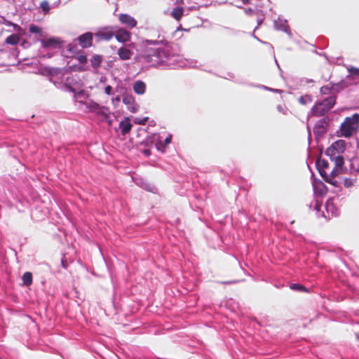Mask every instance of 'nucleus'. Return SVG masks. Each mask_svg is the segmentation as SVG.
I'll use <instances>...</instances> for the list:
<instances>
[{
	"label": "nucleus",
	"mask_w": 359,
	"mask_h": 359,
	"mask_svg": "<svg viewBox=\"0 0 359 359\" xmlns=\"http://www.w3.org/2000/svg\"><path fill=\"white\" fill-rule=\"evenodd\" d=\"M94 34L91 32H86L78 37V41L80 46L83 48H89L92 46L93 43V37Z\"/></svg>",
	"instance_id": "nucleus-9"
},
{
	"label": "nucleus",
	"mask_w": 359,
	"mask_h": 359,
	"mask_svg": "<svg viewBox=\"0 0 359 359\" xmlns=\"http://www.w3.org/2000/svg\"><path fill=\"white\" fill-rule=\"evenodd\" d=\"M65 88L67 91L72 92L74 93H75V92H76L75 89L72 86H71L69 84L66 83L65 85Z\"/></svg>",
	"instance_id": "nucleus-43"
},
{
	"label": "nucleus",
	"mask_w": 359,
	"mask_h": 359,
	"mask_svg": "<svg viewBox=\"0 0 359 359\" xmlns=\"http://www.w3.org/2000/svg\"><path fill=\"white\" fill-rule=\"evenodd\" d=\"M118 20L123 25H125L129 29H133L137 26L136 20L128 14H120Z\"/></svg>",
	"instance_id": "nucleus-10"
},
{
	"label": "nucleus",
	"mask_w": 359,
	"mask_h": 359,
	"mask_svg": "<svg viewBox=\"0 0 359 359\" xmlns=\"http://www.w3.org/2000/svg\"><path fill=\"white\" fill-rule=\"evenodd\" d=\"M330 91V88L327 86H323L320 88V92L323 94L328 93Z\"/></svg>",
	"instance_id": "nucleus-44"
},
{
	"label": "nucleus",
	"mask_w": 359,
	"mask_h": 359,
	"mask_svg": "<svg viewBox=\"0 0 359 359\" xmlns=\"http://www.w3.org/2000/svg\"><path fill=\"white\" fill-rule=\"evenodd\" d=\"M130 111H133V112H135V109H134V107H132V109H130Z\"/></svg>",
	"instance_id": "nucleus-62"
},
{
	"label": "nucleus",
	"mask_w": 359,
	"mask_h": 359,
	"mask_svg": "<svg viewBox=\"0 0 359 359\" xmlns=\"http://www.w3.org/2000/svg\"><path fill=\"white\" fill-rule=\"evenodd\" d=\"M319 102L325 106V107L330 111L335 104L336 97L335 96H330Z\"/></svg>",
	"instance_id": "nucleus-18"
},
{
	"label": "nucleus",
	"mask_w": 359,
	"mask_h": 359,
	"mask_svg": "<svg viewBox=\"0 0 359 359\" xmlns=\"http://www.w3.org/2000/svg\"><path fill=\"white\" fill-rule=\"evenodd\" d=\"M276 109L279 112L282 113L283 114H286L287 112V109L285 105L278 104L276 107Z\"/></svg>",
	"instance_id": "nucleus-39"
},
{
	"label": "nucleus",
	"mask_w": 359,
	"mask_h": 359,
	"mask_svg": "<svg viewBox=\"0 0 359 359\" xmlns=\"http://www.w3.org/2000/svg\"><path fill=\"white\" fill-rule=\"evenodd\" d=\"M273 24L276 29L283 31L291 36V31L286 20H283L279 17L278 20H274Z\"/></svg>",
	"instance_id": "nucleus-12"
},
{
	"label": "nucleus",
	"mask_w": 359,
	"mask_h": 359,
	"mask_svg": "<svg viewBox=\"0 0 359 359\" xmlns=\"http://www.w3.org/2000/svg\"><path fill=\"white\" fill-rule=\"evenodd\" d=\"M142 44L147 49L142 57L144 62L151 63V67L165 69L181 66L177 44L164 39H146Z\"/></svg>",
	"instance_id": "nucleus-1"
},
{
	"label": "nucleus",
	"mask_w": 359,
	"mask_h": 359,
	"mask_svg": "<svg viewBox=\"0 0 359 359\" xmlns=\"http://www.w3.org/2000/svg\"><path fill=\"white\" fill-rule=\"evenodd\" d=\"M147 121V118H142L140 120H136L135 123L140 124V125H144L146 123Z\"/></svg>",
	"instance_id": "nucleus-46"
},
{
	"label": "nucleus",
	"mask_w": 359,
	"mask_h": 359,
	"mask_svg": "<svg viewBox=\"0 0 359 359\" xmlns=\"http://www.w3.org/2000/svg\"><path fill=\"white\" fill-rule=\"evenodd\" d=\"M329 123L330 119L327 117H324L316 123L313 127V133L316 140L323 137L327 133Z\"/></svg>",
	"instance_id": "nucleus-3"
},
{
	"label": "nucleus",
	"mask_w": 359,
	"mask_h": 359,
	"mask_svg": "<svg viewBox=\"0 0 359 359\" xmlns=\"http://www.w3.org/2000/svg\"><path fill=\"white\" fill-rule=\"evenodd\" d=\"M341 172H343V166L338 168L335 165V168L331 171L330 175L328 176L330 177V178H333Z\"/></svg>",
	"instance_id": "nucleus-32"
},
{
	"label": "nucleus",
	"mask_w": 359,
	"mask_h": 359,
	"mask_svg": "<svg viewBox=\"0 0 359 359\" xmlns=\"http://www.w3.org/2000/svg\"><path fill=\"white\" fill-rule=\"evenodd\" d=\"M184 9L181 6H177L171 11V16L176 20L179 21L184 15Z\"/></svg>",
	"instance_id": "nucleus-19"
},
{
	"label": "nucleus",
	"mask_w": 359,
	"mask_h": 359,
	"mask_svg": "<svg viewBox=\"0 0 359 359\" xmlns=\"http://www.w3.org/2000/svg\"><path fill=\"white\" fill-rule=\"evenodd\" d=\"M20 41V37L18 34H13L10 36H8L6 39V43L7 44H10V45H16Z\"/></svg>",
	"instance_id": "nucleus-23"
},
{
	"label": "nucleus",
	"mask_w": 359,
	"mask_h": 359,
	"mask_svg": "<svg viewBox=\"0 0 359 359\" xmlns=\"http://www.w3.org/2000/svg\"><path fill=\"white\" fill-rule=\"evenodd\" d=\"M29 31L33 34H41V28L34 24H31L29 27Z\"/></svg>",
	"instance_id": "nucleus-31"
},
{
	"label": "nucleus",
	"mask_w": 359,
	"mask_h": 359,
	"mask_svg": "<svg viewBox=\"0 0 359 359\" xmlns=\"http://www.w3.org/2000/svg\"><path fill=\"white\" fill-rule=\"evenodd\" d=\"M135 48L134 43H130L122 46L117 50V55L121 60H130L133 55V49Z\"/></svg>",
	"instance_id": "nucleus-6"
},
{
	"label": "nucleus",
	"mask_w": 359,
	"mask_h": 359,
	"mask_svg": "<svg viewBox=\"0 0 359 359\" xmlns=\"http://www.w3.org/2000/svg\"><path fill=\"white\" fill-rule=\"evenodd\" d=\"M329 110L321 103H316L311 110V114L314 116H321L326 114Z\"/></svg>",
	"instance_id": "nucleus-13"
},
{
	"label": "nucleus",
	"mask_w": 359,
	"mask_h": 359,
	"mask_svg": "<svg viewBox=\"0 0 359 359\" xmlns=\"http://www.w3.org/2000/svg\"><path fill=\"white\" fill-rule=\"evenodd\" d=\"M40 8L45 14L48 13L50 11V5L48 1L46 0L42 1L40 4Z\"/></svg>",
	"instance_id": "nucleus-28"
},
{
	"label": "nucleus",
	"mask_w": 359,
	"mask_h": 359,
	"mask_svg": "<svg viewBox=\"0 0 359 359\" xmlns=\"http://www.w3.org/2000/svg\"><path fill=\"white\" fill-rule=\"evenodd\" d=\"M325 208L327 212H330L332 216H337L339 215V212L337 208H336L332 202H327L325 204Z\"/></svg>",
	"instance_id": "nucleus-24"
},
{
	"label": "nucleus",
	"mask_w": 359,
	"mask_h": 359,
	"mask_svg": "<svg viewBox=\"0 0 359 359\" xmlns=\"http://www.w3.org/2000/svg\"><path fill=\"white\" fill-rule=\"evenodd\" d=\"M23 283L26 286H29L32 283V274L31 272H25L22 276Z\"/></svg>",
	"instance_id": "nucleus-25"
},
{
	"label": "nucleus",
	"mask_w": 359,
	"mask_h": 359,
	"mask_svg": "<svg viewBox=\"0 0 359 359\" xmlns=\"http://www.w3.org/2000/svg\"><path fill=\"white\" fill-rule=\"evenodd\" d=\"M109 124L111 125V121H109Z\"/></svg>",
	"instance_id": "nucleus-64"
},
{
	"label": "nucleus",
	"mask_w": 359,
	"mask_h": 359,
	"mask_svg": "<svg viewBox=\"0 0 359 359\" xmlns=\"http://www.w3.org/2000/svg\"><path fill=\"white\" fill-rule=\"evenodd\" d=\"M114 27L115 28L114 36L118 42L126 43L130 40L131 34L130 32L118 26H114Z\"/></svg>",
	"instance_id": "nucleus-7"
},
{
	"label": "nucleus",
	"mask_w": 359,
	"mask_h": 359,
	"mask_svg": "<svg viewBox=\"0 0 359 359\" xmlns=\"http://www.w3.org/2000/svg\"><path fill=\"white\" fill-rule=\"evenodd\" d=\"M244 11H245V14L248 15H252L253 14H256V11L253 10L251 8H245Z\"/></svg>",
	"instance_id": "nucleus-42"
},
{
	"label": "nucleus",
	"mask_w": 359,
	"mask_h": 359,
	"mask_svg": "<svg viewBox=\"0 0 359 359\" xmlns=\"http://www.w3.org/2000/svg\"><path fill=\"white\" fill-rule=\"evenodd\" d=\"M86 107L89 109V111L94 112L97 115L103 116L105 118H108V114L106 112L107 108L103 106H100L95 102L90 101V102L87 103Z\"/></svg>",
	"instance_id": "nucleus-8"
},
{
	"label": "nucleus",
	"mask_w": 359,
	"mask_h": 359,
	"mask_svg": "<svg viewBox=\"0 0 359 359\" xmlns=\"http://www.w3.org/2000/svg\"><path fill=\"white\" fill-rule=\"evenodd\" d=\"M359 129V114H354L351 116L346 117L340 126L341 135L350 137Z\"/></svg>",
	"instance_id": "nucleus-2"
},
{
	"label": "nucleus",
	"mask_w": 359,
	"mask_h": 359,
	"mask_svg": "<svg viewBox=\"0 0 359 359\" xmlns=\"http://www.w3.org/2000/svg\"><path fill=\"white\" fill-rule=\"evenodd\" d=\"M133 90L138 95H143L146 91V84L144 81L138 80L133 86Z\"/></svg>",
	"instance_id": "nucleus-17"
},
{
	"label": "nucleus",
	"mask_w": 359,
	"mask_h": 359,
	"mask_svg": "<svg viewBox=\"0 0 359 359\" xmlns=\"http://www.w3.org/2000/svg\"><path fill=\"white\" fill-rule=\"evenodd\" d=\"M356 182V179H351V178H344L343 180L344 186L346 188H350L353 186L354 183Z\"/></svg>",
	"instance_id": "nucleus-30"
},
{
	"label": "nucleus",
	"mask_w": 359,
	"mask_h": 359,
	"mask_svg": "<svg viewBox=\"0 0 359 359\" xmlns=\"http://www.w3.org/2000/svg\"><path fill=\"white\" fill-rule=\"evenodd\" d=\"M313 187L315 193L323 195L326 193V187L324 183L320 180H314L313 181Z\"/></svg>",
	"instance_id": "nucleus-16"
},
{
	"label": "nucleus",
	"mask_w": 359,
	"mask_h": 359,
	"mask_svg": "<svg viewBox=\"0 0 359 359\" xmlns=\"http://www.w3.org/2000/svg\"><path fill=\"white\" fill-rule=\"evenodd\" d=\"M104 93L108 95H114L113 88L111 86H107L104 88Z\"/></svg>",
	"instance_id": "nucleus-41"
},
{
	"label": "nucleus",
	"mask_w": 359,
	"mask_h": 359,
	"mask_svg": "<svg viewBox=\"0 0 359 359\" xmlns=\"http://www.w3.org/2000/svg\"><path fill=\"white\" fill-rule=\"evenodd\" d=\"M123 102L128 106V109H130V105L133 103V98L130 96H126L123 98Z\"/></svg>",
	"instance_id": "nucleus-35"
},
{
	"label": "nucleus",
	"mask_w": 359,
	"mask_h": 359,
	"mask_svg": "<svg viewBox=\"0 0 359 359\" xmlns=\"http://www.w3.org/2000/svg\"><path fill=\"white\" fill-rule=\"evenodd\" d=\"M237 283L236 280H231V281H227V282H223L222 283L223 284H233V283Z\"/></svg>",
	"instance_id": "nucleus-52"
},
{
	"label": "nucleus",
	"mask_w": 359,
	"mask_h": 359,
	"mask_svg": "<svg viewBox=\"0 0 359 359\" xmlns=\"http://www.w3.org/2000/svg\"><path fill=\"white\" fill-rule=\"evenodd\" d=\"M318 172H319V174L321 175V177L323 178V180L325 181V179H326V175H328L325 171H324L323 169L320 168H317Z\"/></svg>",
	"instance_id": "nucleus-45"
},
{
	"label": "nucleus",
	"mask_w": 359,
	"mask_h": 359,
	"mask_svg": "<svg viewBox=\"0 0 359 359\" xmlns=\"http://www.w3.org/2000/svg\"><path fill=\"white\" fill-rule=\"evenodd\" d=\"M120 101H121V97L119 95H118L115 98L112 99L113 103L119 102Z\"/></svg>",
	"instance_id": "nucleus-48"
},
{
	"label": "nucleus",
	"mask_w": 359,
	"mask_h": 359,
	"mask_svg": "<svg viewBox=\"0 0 359 359\" xmlns=\"http://www.w3.org/2000/svg\"><path fill=\"white\" fill-rule=\"evenodd\" d=\"M241 1H242V2H243L244 4H245V5H247V4H250V0H241Z\"/></svg>",
	"instance_id": "nucleus-53"
},
{
	"label": "nucleus",
	"mask_w": 359,
	"mask_h": 359,
	"mask_svg": "<svg viewBox=\"0 0 359 359\" xmlns=\"http://www.w3.org/2000/svg\"><path fill=\"white\" fill-rule=\"evenodd\" d=\"M61 262H62V267H63L64 269H67V264L66 261H65V260H64V259H62Z\"/></svg>",
	"instance_id": "nucleus-49"
},
{
	"label": "nucleus",
	"mask_w": 359,
	"mask_h": 359,
	"mask_svg": "<svg viewBox=\"0 0 359 359\" xmlns=\"http://www.w3.org/2000/svg\"><path fill=\"white\" fill-rule=\"evenodd\" d=\"M228 76H229V77L233 78V74H232V73H229V74H228Z\"/></svg>",
	"instance_id": "nucleus-59"
},
{
	"label": "nucleus",
	"mask_w": 359,
	"mask_h": 359,
	"mask_svg": "<svg viewBox=\"0 0 359 359\" xmlns=\"http://www.w3.org/2000/svg\"><path fill=\"white\" fill-rule=\"evenodd\" d=\"M290 287L291 290H297V291H300V292L307 291L306 288L304 285H300L299 283H292L290 285Z\"/></svg>",
	"instance_id": "nucleus-29"
},
{
	"label": "nucleus",
	"mask_w": 359,
	"mask_h": 359,
	"mask_svg": "<svg viewBox=\"0 0 359 359\" xmlns=\"http://www.w3.org/2000/svg\"><path fill=\"white\" fill-rule=\"evenodd\" d=\"M172 140V135H168L164 140L158 139L156 143V147L158 151L162 152L165 151L166 147L170 144Z\"/></svg>",
	"instance_id": "nucleus-15"
},
{
	"label": "nucleus",
	"mask_w": 359,
	"mask_h": 359,
	"mask_svg": "<svg viewBox=\"0 0 359 359\" xmlns=\"http://www.w3.org/2000/svg\"><path fill=\"white\" fill-rule=\"evenodd\" d=\"M60 72V70L59 68L50 67V73L48 74V76H57Z\"/></svg>",
	"instance_id": "nucleus-37"
},
{
	"label": "nucleus",
	"mask_w": 359,
	"mask_h": 359,
	"mask_svg": "<svg viewBox=\"0 0 359 359\" xmlns=\"http://www.w3.org/2000/svg\"><path fill=\"white\" fill-rule=\"evenodd\" d=\"M144 154H145L147 156H148V155L150 154V151H148V150H145V151H144Z\"/></svg>",
	"instance_id": "nucleus-58"
},
{
	"label": "nucleus",
	"mask_w": 359,
	"mask_h": 359,
	"mask_svg": "<svg viewBox=\"0 0 359 359\" xmlns=\"http://www.w3.org/2000/svg\"><path fill=\"white\" fill-rule=\"evenodd\" d=\"M325 182L331 184H333L335 187H338L339 185V182L337 180H333V178H330V177H329L328 175H326Z\"/></svg>",
	"instance_id": "nucleus-38"
},
{
	"label": "nucleus",
	"mask_w": 359,
	"mask_h": 359,
	"mask_svg": "<svg viewBox=\"0 0 359 359\" xmlns=\"http://www.w3.org/2000/svg\"><path fill=\"white\" fill-rule=\"evenodd\" d=\"M256 15L257 16V25L255 27V30L258 29V27L262 25L264 20L265 13L262 9L257 8L256 9Z\"/></svg>",
	"instance_id": "nucleus-22"
},
{
	"label": "nucleus",
	"mask_w": 359,
	"mask_h": 359,
	"mask_svg": "<svg viewBox=\"0 0 359 359\" xmlns=\"http://www.w3.org/2000/svg\"><path fill=\"white\" fill-rule=\"evenodd\" d=\"M78 60L80 63L81 64H85L88 61V58H87V56L85 55H80L79 57H78Z\"/></svg>",
	"instance_id": "nucleus-40"
},
{
	"label": "nucleus",
	"mask_w": 359,
	"mask_h": 359,
	"mask_svg": "<svg viewBox=\"0 0 359 359\" xmlns=\"http://www.w3.org/2000/svg\"><path fill=\"white\" fill-rule=\"evenodd\" d=\"M299 102L302 105H306L312 102V97L310 95H305L299 97Z\"/></svg>",
	"instance_id": "nucleus-27"
},
{
	"label": "nucleus",
	"mask_w": 359,
	"mask_h": 359,
	"mask_svg": "<svg viewBox=\"0 0 359 359\" xmlns=\"http://www.w3.org/2000/svg\"><path fill=\"white\" fill-rule=\"evenodd\" d=\"M302 81H304L306 83H313L314 81L313 79H304Z\"/></svg>",
	"instance_id": "nucleus-51"
},
{
	"label": "nucleus",
	"mask_w": 359,
	"mask_h": 359,
	"mask_svg": "<svg viewBox=\"0 0 359 359\" xmlns=\"http://www.w3.org/2000/svg\"><path fill=\"white\" fill-rule=\"evenodd\" d=\"M347 70L349 74L346 76V78H349L350 76L359 77V68L350 66L347 67Z\"/></svg>",
	"instance_id": "nucleus-26"
},
{
	"label": "nucleus",
	"mask_w": 359,
	"mask_h": 359,
	"mask_svg": "<svg viewBox=\"0 0 359 359\" xmlns=\"http://www.w3.org/2000/svg\"><path fill=\"white\" fill-rule=\"evenodd\" d=\"M356 337H357L358 339H359V334H356Z\"/></svg>",
	"instance_id": "nucleus-63"
},
{
	"label": "nucleus",
	"mask_w": 359,
	"mask_h": 359,
	"mask_svg": "<svg viewBox=\"0 0 359 359\" xmlns=\"http://www.w3.org/2000/svg\"><path fill=\"white\" fill-rule=\"evenodd\" d=\"M147 189L149 191H151V192H154V189H155V187H152V188H150V187H149V188H147Z\"/></svg>",
	"instance_id": "nucleus-55"
},
{
	"label": "nucleus",
	"mask_w": 359,
	"mask_h": 359,
	"mask_svg": "<svg viewBox=\"0 0 359 359\" xmlns=\"http://www.w3.org/2000/svg\"><path fill=\"white\" fill-rule=\"evenodd\" d=\"M320 208H321V204H320V203H319L318 201H316V203H315V205H314V209H315L317 212H318V211H320Z\"/></svg>",
	"instance_id": "nucleus-47"
},
{
	"label": "nucleus",
	"mask_w": 359,
	"mask_h": 359,
	"mask_svg": "<svg viewBox=\"0 0 359 359\" xmlns=\"http://www.w3.org/2000/svg\"><path fill=\"white\" fill-rule=\"evenodd\" d=\"M51 57V55H47V57ZM42 57L43 58H46V55H42Z\"/></svg>",
	"instance_id": "nucleus-56"
},
{
	"label": "nucleus",
	"mask_w": 359,
	"mask_h": 359,
	"mask_svg": "<svg viewBox=\"0 0 359 359\" xmlns=\"http://www.w3.org/2000/svg\"><path fill=\"white\" fill-rule=\"evenodd\" d=\"M102 62V57L100 55H93L90 60L91 66L95 69L100 67Z\"/></svg>",
	"instance_id": "nucleus-21"
},
{
	"label": "nucleus",
	"mask_w": 359,
	"mask_h": 359,
	"mask_svg": "<svg viewBox=\"0 0 359 359\" xmlns=\"http://www.w3.org/2000/svg\"><path fill=\"white\" fill-rule=\"evenodd\" d=\"M316 164L317 168H320V165H321L323 168H327L328 166H329L328 162L326 160H325V159H323V160L319 159V160H318L316 161Z\"/></svg>",
	"instance_id": "nucleus-33"
},
{
	"label": "nucleus",
	"mask_w": 359,
	"mask_h": 359,
	"mask_svg": "<svg viewBox=\"0 0 359 359\" xmlns=\"http://www.w3.org/2000/svg\"><path fill=\"white\" fill-rule=\"evenodd\" d=\"M325 155L329 156L330 160L334 162L337 167L340 168L344 165V157L338 152L332 144H331L325 152Z\"/></svg>",
	"instance_id": "nucleus-5"
},
{
	"label": "nucleus",
	"mask_w": 359,
	"mask_h": 359,
	"mask_svg": "<svg viewBox=\"0 0 359 359\" xmlns=\"http://www.w3.org/2000/svg\"><path fill=\"white\" fill-rule=\"evenodd\" d=\"M356 147L359 149V138H356Z\"/></svg>",
	"instance_id": "nucleus-54"
},
{
	"label": "nucleus",
	"mask_w": 359,
	"mask_h": 359,
	"mask_svg": "<svg viewBox=\"0 0 359 359\" xmlns=\"http://www.w3.org/2000/svg\"><path fill=\"white\" fill-rule=\"evenodd\" d=\"M50 67H41L40 69H39V74L43 76H48V74L50 73Z\"/></svg>",
	"instance_id": "nucleus-36"
},
{
	"label": "nucleus",
	"mask_w": 359,
	"mask_h": 359,
	"mask_svg": "<svg viewBox=\"0 0 359 359\" xmlns=\"http://www.w3.org/2000/svg\"><path fill=\"white\" fill-rule=\"evenodd\" d=\"M114 26L102 27L94 34V36L97 41H109L114 36Z\"/></svg>",
	"instance_id": "nucleus-4"
},
{
	"label": "nucleus",
	"mask_w": 359,
	"mask_h": 359,
	"mask_svg": "<svg viewBox=\"0 0 359 359\" xmlns=\"http://www.w3.org/2000/svg\"><path fill=\"white\" fill-rule=\"evenodd\" d=\"M11 25L14 27L15 30H19L20 29V27L16 24L11 22Z\"/></svg>",
	"instance_id": "nucleus-50"
},
{
	"label": "nucleus",
	"mask_w": 359,
	"mask_h": 359,
	"mask_svg": "<svg viewBox=\"0 0 359 359\" xmlns=\"http://www.w3.org/2000/svg\"><path fill=\"white\" fill-rule=\"evenodd\" d=\"M254 38L257 39L259 41L262 42V43H264L263 41H262L261 40H259L254 34H252Z\"/></svg>",
	"instance_id": "nucleus-60"
},
{
	"label": "nucleus",
	"mask_w": 359,
	"mask_h": 359,
	"mask_svg": "<svg viewBox=\"0 0 359 359\" xmlns=\"http://www.w3.org/2000/svg\"><path fill=\"white\" fill-rule=\"evenodd\" d=\"M332 144L336 149L337 152L339 153L341 155L346 149V142L343 140H338L334 142Z\"/></svg>",
	"instance_id": "nucleus-20"
},
{
	"label": "nucleus",
	"mask_w": 359,
	"mask_h": 359,
	"mask_svg": "<svg viewBox=\"0 0 359 359\" xmlns=\"http://www.w3.org/2000/svg\"><path fill=\"white\" fill-rule=\"evenodd\" d=\"M250 86H255L252 84H251ZM255 86L257 87V88H262V89L266 90L272 91V92H276V93H280L281 92L280 90L269 88V87H267V86H264V85H260L259 84V85H257Z\"/></svg>",
	"instance_id": "nucleus-34"
},
{
	"label": "nucleus",
	"mask_w": 359,
	"mask_h": 359,
	"mask_svg": "<svg viewBox=\"0 0 359 359\" xmlns=\"http://www.w3.org/2000/svg\"><path fill=\"white\" fill-rule=\"evenodd\" d=\"M41 43V47L43 48H55L60 46L61 43V41L58 38L50 37L47 39H43L39 40Z\"/></svg>",
	"instance_id": "nucleus-11"
},
{
	"label": "nucleus",
	"mask_w": 359,
	"mask_h": 359,
	"mask_svg": "<svg viewBox=\"0 0 359 359\" xmlns=\"http://www.w3.org/2000/svg\"><path fill=\"white\" fill-rule=\"evenodd\" d=\"M308 129H309V128L308 127ZM310 138H311V132H310V130H309V141H310Z\"/></svg>",
	"instance_id": "nucleus-57"
},
{
	"label": "nucleus",
	"mask_w": 359,
	"mask_h": 359,
	"mask_svg": "<svg viewBox=\"0 0 359 359\" xmlns=\"http://www.w3.org/2000/svg\"><path fill=\"white\" fill-rule=\"evenodd\" d=\"M119 128L123 135H126L129 133L132 128V124L128 117H126L124 120L119 123Z\"/></svg>",
	"instance_id": "nucleus-14"
},
{
	"label": "nucleus",
	"mask_w": 359,
	"mask_h": 359,
	"mask_svg": "<svg viewBox=\"0 0 359 359\" xmlns=\"http://www.w3.org/2000/svg\"><path fill=\"white\" fill-rule=\"evenodd\" d=\"M357 173H359V165L358 167L355 170Z\"/></svg>",
	"instance_id": "nucleus-61"
}]
</instances>
